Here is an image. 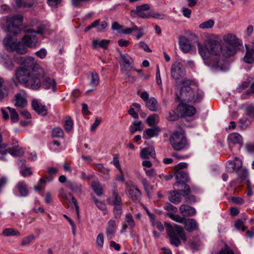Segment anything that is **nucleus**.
Listing matches in <instances>:
<instances>
[{
	"label": "nucleus",
	"mask_w": 254,
	"mask_h": 254,
	"mask_svg": "<svg viewBox=\"0 0 254 254\" xmlns=\"http://www.w3.org/2000/svg\"><path fill=\"white\" fill-rule=\"evenodd\" d=\"M166 232L170 238V241L172 245L178 247L181 245L180 239L186 241L187 237L183 228L179 225H175L172 226L169 223H165Z\"/></svg>",
	"instance_id": "obj_1"
},
{
	"label": "nucleus",
	"mask_w": 254,
	"mask_h": 254,
	"mask_svg": "<svg viewBox=\"0 0 254 254\" xmlns=\"http://www.w3.org/2000/svg\"><path fill=\"white\" fill-rule=\"evenodd\" d=\"M224 45L225 50L223 51L225 58L234 56L236 53L237 49L241 45L239 40L233 34H227L222 38Z\"/></svg>",
	"instance_id": "obj_2"
},
{
	"label": "nucleus",
	"mask_w": 254,
	"mask_h": 254,
	"mask_svg": "<svg viewBox=\"0 0 254 254\" xmlns=\"http://www.w3.org/2000/svg\"><path fill=\"white\" fill-rule=\"evenodd\" d=\"M106 201L109 205L113 206V212L115 218H120L123 213V203L116 185H114L112 196L107 198Z\"/></svg>",
	"instance_id": "obj_3"
},
{
	"label": "nucleus",
	"mask_w": 254,
	"mask_h": 254,
	"mask_svg": "<svg viewBox=\"0 0 254 254\" xmlns=\"http://www.w3.org/2000/svg\"><path fill=\"white\" fill-rule=\"evenodd\" d=\"M45 71L41 67H36L31 70L28 81L26 85L33 90L38 89L41 86V79L44 77Z\"/></svg>",
	"instance_id": "obj_4"
},
{
	"label": "nucleus",
	"mask_w": 254,
	"mask_h": 254,
	"mask_svg": "<svg viewBox=\"0 0 254 254\" xmlns=\"http://www.w3.org/2000/svg\"><path fill=\"white\" fill-rule=\"evenodd\" d=\"M170 142L172 147L177 151H180L186 148L187 142L184 132L174 131L170 138Z\"/></svg>",
	"instance_id": "obj_5"
},
{
	"label": "nucleus",
	"mask_w": 254,
	"mask_h": 254,
	"mask_svg": "<svg viewBox=\"0 0 254 254\" xmlns=\"http://www.w3.org/2000/svg\"><path fill=\"white\" fill-rule=\"evenodd\" d=\"M23 17L21 15H15L8 17L6 20L8 31L12 34H17L21 31Z\"/></svg>",
	"instance_id": "obj_6"
},
{
	"label": "nucleus",
	"mask_w": 254,
	"mask_h": 254,
	"mask_svg": "<svg viewBox=\"0 0 254 254\" xmlns=\"http://www.w3.org/2000/svg\"><path fill=\"white\" fill-rule=\"evenodd\" d=\"M5 46L10 51H15L20 54H24L28 51L27 46L22 42H16L10 36H7L3 40Z\"/></svg>",
	"instance_id": "obj_7"
},
{
	"label": "nucleus",
	"mask_w": 254,
	"mask_h": 254,
	"mask_svg": "<svg viewBox=\"0 0 254 254\" xmlns=\"http://www.w3.org/2000/svg\"><path fill=\"white\" fill-rule=\"evenodd\" d=\"M206 48L211 55L214 56L222 55L225 58L223 52L225 48L221 44V39L218 38L209 39L206 43Z\"/></svg>",
	"instance_id": "obj_8"
},
{
	"label": "nucleus",
	"mask_w": 254,
	"mask_h": 254,
	"mask_svg": "<svg viewBox=\"0 0 254 254\" xmlns=\"http://www.w3.org/2000/svg\"><path fill=\"white\" fill-rule=\"evenodd\" d=\"M194 86L190 85L183 86L179 95H177L176 99L179 102H191L193 99V95L195 91H193Z\"/></svg>",
	"instance_id": "obj_9"
},
{
	"label": "nucleus",
	"mask_w": 254,
	"mask_h": 254,
	"mask_svg": "<svg viewBox=\"0 0 254 254\" xmlns=\"http://www.w3.org/2000/svg\"><path fill=\"white\" fill-rule=\"evenodd\" d=\"M59 197L61 201L65 205L69 206L71 203H73L75 207L77 216L79 217V208L77 201L75 198L70 193L67 194L65 190L63 189L59 191Z\"/></svg>",
	"instance_id": "obj_10"
},
{
	"label": "nucleus",
	"mask_w": 254,
	"mask_h": 254,
	"mask_svg": "<svg viewBox=\"0 0 254 254\" xmlns=\"http://www.w3.org/2000/svg\"><path fill=\"white\" fill-rule=\"evenodd\" d=\"M26 35L22 38V42L27 47L34 48L38 44L36 35L34 34L35 32L32 29H28L25 30Z\"/></svg>",
	"instance_id": "obj_11"
},
{
	"label": "nucleus",
	"mask_w": 254,
	"mask_h": 254,
	"mask_svg": "<svg viewBox=\"0 0 254 254\" xmlns=\"http://www.w3.org/2000/svg\"><path fill=\"white\" fill-rule=\"evenodd\" d=\"M185 68L183 64L176 62L172 64L171 69V76L173 79L178 81L185 75Z\"/></svg>",
	"instance_id": "obj_12"
},
{
	"label": "nucleus",
	"mask_w": 254,
	"mask_h": 254,
	"mask_svg": "<svg viewBox=\"0 0 254 254\" xmlns=\"http://www.w3.org/2000/svg\"><path fill=\"white\" fill-rule=\"evenodd\" d=\"M197 47L199 54L203 60L204 64L208 66L212 65L213 64L211 63V57L210 56L211 54L206 48V43L204 46L198 43Z\"/></svg>",
	"instance_id": "obj_13"
},
{
	"label": "nucleus",
	"mask_w": 254,
	"mask_h": 254,
	"mask_svg": "<svg viewBox=\"0 0 254 254\" xmlns=\"http://www.w3.org/2000/svg\"><path fill=\"white\" fill-rule=\"evenodd\" d=\"M30 74L31 71L24 67H19L15 71V75L18 82L24 85L28 81Z\"/></svg>",
	"instance_id": "obj_14"
},
{
	"label": "nucleus",
	"mask_w": 254,
	"mask_h": 254,
	"mask_svg": "<svg viewBox=\"0 0 254 254\" xmlns=\"http://www.w3.org/2000/svg\"><path fill=\"white\" fill-rule=\"evenodd\" d=\"M19 60H17V62L23 65V67L26 69H28L29 71L30 69L33 70L36 68V67H40V66L36 64L35 59L33 57H29L27 58L20 57Z\"/></svg>",
	"instance_id": "obj_15"
},
{
	"label": "nucleus",
	"mask_w": 254,
	"mask_h": 254,
	"mask_svg": "<svg viewBox=\"0 0 254 254\" xmlns=\"http://www.w3.org/2000/svg\"><path fill=\"white\" fill-rule=\"evenodd\" d=\"M15 195H19L21 197H25L29 194L27 184L24 181H19L15 185L13 189Z\"/></svg>",
	"instance_id": "obj_16"
},
{
	"label": "nucleus",
	"mask_w": 254,
	"mask_h": 254,
	"mask_svg": "<svg viewBox=\"0 0 254 254\" xmlns=\"http://www.w3.org/2000/svg\"><path fill=\"white\" fill-rule=\"evenodd\" d=\"M175 177L177 182L175 186L178 188H185V185H187L186 183L189 181L188 174L183 170H178L175 172Z\"/></svg>",
	"instance_id": "obj_17"
},
{
	"label": "nucleus",
	"mask_w": 254,
	"mask_h": 254,
	"mask_svg": "<svg viewBox=\"0 0 254 254\" xmlns=\"http://www.w3.org/2000/svg\"><path fill=\"white\" fill-rule=\"evenodd\" d=\"M32 109L39 115L44 116L48 114V108L39 100L35 99L32 101Z\"/></svg>",
	"instance_id": "obj_18"
},
{
	"label": "nucleus",
	"mask_w": 254,
	"mask_h": 254,
	"mask_svg": "<svg viewBox=\"0 0 254 254\" xmlns=\"http://www.w3.org/2000/svg\"><path fill=\"white\" fill-rule=\"evenodd\" d=\"M150 6L148 4H143L141 5L136 6L135 10H132L131 12L137 14L142 18H147L149 17Z\"/></svg>",
	"instance_id": "obj_19"
},
{
	"label": "nucleus",
	"mask_w": 254,
	"mask_h": 254,
	"mask_svg": "<svg viewBox=\"0 0 254 254\" xmlns=\"http://www.w3.org/2000/svg\"><path fill=\"white\" fill-rule=\"evenodd\" d=\"M128 192L129 197L134 202L137 203L140 201L141 192L136 186H130L128 189Z\"/></svg>",
	"instance_id": "obj_20"
},
{
	"label": "nucleus",
	"mask_w": 254,
	"mask_h": 254,
	"mask_svg": "<svg viewBox=\"0 0 254 254\" xmlns=\"http://www.w3.org/2000/svg\"><path fill=\"white\" fill-rule=\"evenodd\" d=\"M178 109L180 114L182 116L184 117H191L193 116L196 112V109L194 107L186 104L179 105Z\"/></svg>",
	"instance_id": "obj_21"
},
{
	"label": "nucleus",
	"mask_w": 254,
	"mask_h": 254,
	"mask_svg": "<svg viewBox=\"0 0 254 254\" xmlns=\"http://www.w3.org/2000/svg\"><path fill=\"white\" fill-rule=\"evenodd\" d=\"M179 45L181 50L185 53L190 52L192 47L189 39L185 36L180 37Z\"/></svg>",
	"instance_id": "obj_22"
},
{
	"label": "nucleus",
	"mask_w": 254,
	"mask_h": 254,
	"mask_svg": "<svg viewBox=\"0 0 254 254\" xmlns=\"http://www.w3.org/2000/svg\"><path fill=\"white\" fill-rule=\"evenodd\" d=\"M14 105L18 108H24L27 105L26 96L24 93H19L14 96Z\"/></svg>",
	"instance_id": "obj_23"
},
{
	"label": "nucleus",
	"mask_w": 254,
	"mask_h": 254,
	"mask_svg": "<svg viewBox=\"0 0 254 254\" xmlns=\"http://www.w3.org/2000/svg\"><path fill=\"white\" fill-rule=\"evenodd\" d=\"M179 211L184 218L193 216L196 213V211L193 207L187 204L181 205L180 206Z\"/></svg>",
	"instance_id": "obj_24"
},
{
	"label": "nucleus",
	"mask_w": 254,
	"mask_h": 254,
	"mask_svg": "<svg viewBox=\"0 0 254 254\" xmlns=\"http://www.w3.org/2000/svg\"><path fill=\"white\" fill-rule=\"evenodd\" d=\"M182 195L185 197L186 202L191 204L195 202V197L193 195L190 194V189L188 185H185V188L181 190Z\"/></svg>",
	"instance_id": "obj_25"
},
{
	"label": "nucleus",
	"mask_w": 254,
	"mask_h": 254,
	"mask_svg": "<svg viewBox=\"0 0 254 254\" xmlns=\"http://www.w3.org/2000/svg\"><path fill=\"white\" fill-rule=\"evenodd\" d=\"M120 63L123 64L125 68H128L130 69L133 68V60L127 54H121Z\"/></svg>",
	"instance_id": "obj_26"
},
{
	"label": "nucleus",
	"mask_w": 254,
	"mask_h": 254,
	"mask_svg": "<svg viewBox=\"0 0 254 254\" xmlns=\"http://www.w3.org/2000/svg\"><path fill=\"white\" fill-rule=\"evenodd\" d=\"M42 86L45 89H51L53 91L56 90V83L53 78L44 76Z\"/></svg>",
	"instance_id": "obj_27"
},
{
	"label": "nucleus",
	"mask_w": 254,
	"mask_h": 254,
	"mask_svg": "<svg viewBox=\"0 0 254 254\" xmlns=\"http://www.w3.org/2000/svg\"><path fill=\"white\" fill-rule=\"evenodd\" d=\"M12 144L13 147H8V153L13 156H22L24 152V149L20 147L16 141L14 142Z\"/></svg>",
	"instance_id": "obj_28"
},
{
	"label": "nucleus",
	"mask_w": 254,
	"mask_h": 254,
	"mask_svg": "<svg viewBox=\"0 0 254 254\" xmlns=\"http://www.w3.org/2000/svg\"><path fill=\"white\" fill-rule=\"evenodd\" d=\"M117 226L116 222L113 220H110L108 222L106 229V236L109 239H112L116 231Z\"/></svg>",
	"instance_id": "obj_29"
},
{
	"label": "nucleus",
	"mask_w": 254,
	"mask_h": 254,
	"mask_svg": "<svg viewBox=\"0 0 254 254\" xmlns=\"http://www.w3.org/2000/svg\"><path fill=\"white\" fill-rule=\"evenodd\" d=\"M161 129L158 126H153L152 127L146 129L143 134V137L145 139H149L154 136L158 135Z\"/></svg>",
	"instance_id": "obj_30"
},
{
	"label": "nucleus",
	"mask_w": 254,
	"mask_h": 254,
	"mask_svg": "<svg viewBox=\"0 0 254 254\" xmlns=\"http://www.w3.org/2000/svg\"><path fill=\"white\" fill-rule=\"evenodd\" d=\"M180 192L181 190H177L170 191L168 196L169 200L175 204L179 203L182 200Z\"/></svg>",
	"instance_id": "obj_31"
},
{
	"label": "nucleus",
	"mask_w": 254,
	"mask_h": 254,
	"mask_svg": "<svg viewBox=\"0 0 254 254\" xmlns=\"http://www.w3.org/2000/svg\"><path fill=\"white\" fill-rule=\"evenodd\" d=\"M246 54L243 58L244 62L247 64H252L254 63V49L246 46Z\"/></svg>",
	"instance_id": "obj_32"
},
{
	"label": "nucleus",
	"mask_w": 254,
	"mask_h": 254,
	"mask_svg": "<svg viewBox=\"0 0 254 254\" xmlns=\"http://www.w3.org/2000/svg\"><path fill=\"white\" fill-rule=\"evenodd\" d=\"M228 141L230 144H238L242 145L243 144V137L239 133L234 132L229 135Z\"/></svg>",
	"instance_id": "obj_33"
},
{
	"label": "nucleus",
	"mask_w": 254,
	"mask_h": 254,
	"mask_svg": "<svg viewBox=\"0 0 254 254\" xmlns=\"http://www.w3.org/2000/svg\"><path fill=\"white\" fill-rule=\"evenodd\" d=\"M155 150L152 146L143 148L140 152V156L142 159H148L150 157H154Z\"/></svg>",
	"instance_id": "obj_34"
},
{
	"label": "nucleus",
	"mask_w": 254,
	"mask_h": 254,
	"mask_svg": "<svg viewBox=\"0 0 254 254\" xmlns=\"http://www.w3.org/2000/svg\"><path fill=\"white\" fill-rule=\"evenodd\" d=\"M185 229L189 232H191L197 229L198 226L196 221L193 219H189L185 220Z\"/></svg>",
	"instance_id": "obj_35"
},
{
	"label": "nucleus",
	"mask_w": 254,
	"mask_h": 254,
	"mask_svg": "<svg viewBox=\"0 0 254 254\" xmlns=\"http://www.w3.org/2000/svg\"><path fill=\"white\" fill-rule=\"evenodd\" d=\"M7 84L2 78L0 77V100L6 97L8 94Z\"/></svg>",
	"instance_id": "obj_36"
},
{
	"label": "nucleus",
	"mask_w": 254,
	"mask_h": 254,
	"mask_svg": "<svg viewBox=\"0 0 254 254\" xmlns=\"http://www.w3.org/2000/svg\"><path fill=\"white\" fill-rule=\"evenodd\" d=\"M146 106L151 111H157L159 108L158 102L154 97H151L149 100L146 102Z\"/></svg>",
	"instance_id": "obj_37"
},
{
	"label": "nucleus",
	"mask_w": 254,
	"mask_h": 254,
	"mask_svg": "<svg viewBox=\"0 0 254 254\" xmlns=\"http://www.w3.org/2000/svg\"><path fill=\"white\" fill-rule=\"evenodd\" d=\"M89 79L90 86L95 88L99 84L100 79L98 74L95 71H92L91 73V76Z\"/></svg>",
	"instance_id": "obj_38"
},
{
	"label": "nucleus",
	"mask_w": 254,
	"mask_h": 254,
	"mask_svg": "<svg viewBox=\"0 0 254 254\" xmlns=\"http://www.w3.org/2000/svg\"><path fill=\"white\" fill-rule=\"evenodd\" d=\"M110 42V40L106 39H103L101 41H99L96 39L93 40L92 46L94 49H96L98 47H100L103 48L104 49H107L108 46Z\"/></svg>",
	"instance_id": "obj_39"
},
{
	"label": "nucleus",
	"mask_w": 254,
	"mask_h": 254,
	"mask_svg": "<svg viewBox=\"0 0 254 254\" xmlns=\"http://www.w3.org/2000/svg\"><path fill=\"white\" fill-rule=\"evenodd\" d=\"M193 91H195L194 93L191 102L193 103H196L200 102L203 99L204 94L203 92L199 89L198 87L194 86Z\"/></svg>",
	"instance_id": "obj_40"
},
{
	"label": "nucleus",
	"mask_w": 254,
	"mask_h": 254,
	"mask_svg": "<svg viewBox=\"0 0 254 254\" xmlns=\"http://www.w3.org/2000/svg\"><path fill=\"white\" fill-rule=\"evenodd\" d=\"M91 187L94 191L98 196H101L103 194L104 186H103L99 182H92L91 184Z\"/></svg>",
	"instance_id": "obj_41"
},
{
	"label": "nucleus",
	"mask_w": 254,
	"mask_h": 254,
	"mask_svg": "<svg viewBox=\"0 0 254 254\" xmlns=\"http://www.w3.org/2000/svg\"><path fill=\"white\" fill-rule=\"evenodd\" d=\"M58 169L56 167H49L47 169L48 176H46V179L48 182H51L53 180L54 177L58 173Z\"/></svg>",
	"instance_id": "obj_42"
},
{
	"label": "nucleus",
	"mask_w": 254,
	"mask_h": 254,
	"mask_svg": "<svg viewBox=\"0 0 254 254\" xmlns=\"http://www.w3.org/2000/svg\"><path fill=\"white\" fill-rule=\"evenodd\" d=\"M6 109L8 110L10 114V120L13 123H16L19 120V116L16 110L14 108L7 107Z\"/></svg>",
	"instance_id": "obj_43"
},
{
	"label": "nucleus",
	"mask_w": 254,
	"mask_h": 254,
	"mask_svg": "<svg viewBox=\"0 0 254 254\" xmlns=\"http://www.w3.org/2000/svg\"><path fill=\"white\" fill-rule=\"evenodd\" d=\"M2 235L6 237L19 236L20 232L12 228H5L3 230Z\"/></svg>",
	"instance_id": "obj_44"
},
{
	"label": "nucleus",
	"mask_w": 254,
	"mask_h": 254,
	"mask_svg": "<svg viewBox=\"0 0 254 254\" xmlns=\"http://www.w3.org/2000/svg\"><path fill=\"white\" fill-rule=\"evenodd\" d=\"M214 21L213 19H209L204 21L199 25V28L201 29L211 28L214 25Z\"/></svg>",
	"instance_id": "obj_45"
},
{
	"label": "nucleus",
	"mask_w": 254,
	"mask_h": 254,
	"mask_svg": "<svg viewBox=\"0 0 254 254\" xmlns=\"http://www.w3.org/2000/svg\"><path fill=\"white\" fill-rule=\"evenodd\" d=\"M141 121H134L133 123V126H130L129 127V130L131 133H134L135 131L137 130H141L142 128L141 127Z\"/></svg>",
	"instance_id": "obj_46"
},
{
	"label": "nucleus",
	"mask_w": 254,
	"mask_h": 254,
	"mask_svg": "<svg viewBox=\"0 0 254 254\" xmlns=\"http://www.w3.org/2000/svg\"><path fill=\"white\" fill-rule=\"evenodd\" d=\"M4 66L9 70H12L14 67V64L11 59L7 55L4 56Z\"/></svg>",
	"instance_id": "obj_47"
},
{
	"label": "nucleus",
	"mask_w": 254,
	"mask_h": 254,
	"mask_svg": "<svg viewBox=\"0 0 254 254\" xmlns=\"http://www.w3.org/2000/svg\"><path fill=\"white\" fill-rule=\"evenodd\" d=\"M167 215L173 220L181 223H184L186 220L184 217H183L179 215L173 214L172 213H168Z\"/></svg>",
	"instance_id": "obj_48"
},
{
	"label": "nucleus",
	"mask_w": 254,
	"mask_h": 254,
	"mask_svg": "<svg viewBox=\"0 0 254 254\" xmlns=\"http://www.w3.org/2000/svg\"><path fill=\"white\" fill-rule=\"evenodd\" d=\"M137 29L138 27H137V26L134 24H132L131 27L130 28L124 27L123 26V28H122V30L121 31V33L124 34H130L133 31H134L135 30Z\"/></svg>",
	"instance_id": "obj_49"
},
{
	"label": "nucleus",
	"mask_w": 254,
	"mask_h": 254,
	"mask_svg": "<svg viewBox=\"0 0 254 254\" xmlns=\"http://www.w3.org/2000/svg\"><path fill=\"white\" fill-rule=\"evenodd\" d=\"M126 222L130 229L133 228L135 226L134 221L130 213L126 214Z\"/></svg>",
	"instance_id": "obj_50"
},
{
	"label": "nucleus",
	"mask_w": 254,
	"mask_h": 254,
	"mask_svg": "<svg viewBox=\"0 0 254 254\" xmlns=\"http://www.w3.org/2000/svg\"><path fill=\"white\" fill-rule=\"evenodd\" d=\"M52 135L55 137H62L64 136V132L61 128L55 127L52 130Z\"/></svg>",
	"instance_id": "obj_51"
},
{
	"label": "nucleus",
	"mask_w": 254,
	"mask_h": 254,
	"mask_svg": "<svg viewBox=\"0 0 254 254\" xmlns=\"http://www.w3.org/2000/svg\"><path fill=\"white\" fill-rule=\"evenodd\" d=\"M158 118V116L157 114H153L149 116L146 119V122L149 126L151 127L154 124L156 123V118Z\"/></svg>",
	"instance_id": "obj_52"
},
{
	"label": "nucleus",
	"mask_w": 254,
	"mask_h": 254,
	"mask_svg": "<svg viewBox=\"0 0 254 254\" xmlns=\"http://www.w3.org/2000/svg\"><path fill=\"white\" fill-rule=\"evenodd\" d=\"M150 17L158 19H164L166 18V15L163 13L150 11L149 17Z\"/></svg>",
	"instance_id": "obj_53"
},
{
	"label": "nucleus",
	"mask_w": 254,
	"mask_h": 254,
	"mask_svg": "<svg viewBox=\"0 0 254 254\" xmlns=\"http://www.w3.org/2000/svg\"><path fill=\"white\" fill-rule=\"evenodd\" d=\"M169 115L167 117V120L170 121H177L179 118V115L174 111L170 110L169 111Z\"/></svg>",
	"instance_id": "obj_54"
},
{
	"label": "nucleus",
	"mask_w": 254,
	"mask_h": 254,
	"mask_svg": "<svg viewBox=\"0 0 254 254\" xmlns=\"http://www.w3.org/2000/svg\"><path fill=\"white\" fill-rule=\"evenodd\" d=\"M93 199L96 206L99 209L101 210H105L106 209L107 206L104 202L98 200L95 197H93Z\"/></svg>",
	"instance_id": "obj_55"
},
{
	"label": "nucleus",
	"mask_w": 254,
	"mask_h": 254,
	"mask_svg": "<svg viewBox=\"0 0 254 254\" xmlns=\"http://www.w3.org/2000/svg\"><path fill=\"white\" fill-rule=\"evenodd\" d=\"M35 237L33 235H31L24 238L22 241L21 245L22 246L27 245L30 244L33 240H34Z\"/></svg>",
	"instance_id": "obj_56"
},
{
	"label": "nucleus",
	"mask_w": 254,
	"mask_h": 254,
	"mask_svg": "<svg viewBox=\"0 0 254 254\" xmlns=\"http://www.w3.org/2000/svg\"><path fill=\"white\" fill-rule=\"evenodd\" d=\"M111 163H113L115 167L117 168L118 170H122L121 167L118 155L117 154L114 155L113 160Z\"/></svg>",
	"instance_id": "obj_57"
},
{
	"label": "nucleus",
	"mask_w": 254,
	"mask_h": 254,
	"mask_svg": "<svg viewBox=\"0 0 254 254\" xmlns=\"http://www.w3.org/2000/svg\"><path fill=\"white\" fill-rule=\"evenodd\" d=\"M96 244L98 247L102 248L104 244V235L103 233H100L96 239Z\"/></svg>",
	"instance_id": "obj_58"
},
{
	"label": "nucleus",
	"mask_w": 254,
	"mask_h": 254,
	"mask_svg": "<svg viewBox=\"0 0 254 254\" xmlns=\"http://www.w3.org/2000/svg\"><path fill=\"white\" fill-rule=\"evenodd\" d=\"M107 23L105 21L99 22V25L96 27L97 31L99 32H102L107 27Z\"/></svg>",
	"instance_id": "obj_59"
},
{
	"label": "nucleus",
	"mask_w": 254,
	"mask_h": 254,
	"mask_svg": "<svg viewBox=\"0 0 254 254\" xmlns=\"http://www.w3.org/2000/svg\"><path fill=\"white\" fill-rule=\"evenodd\" d=\"M102 121V119L100 118H97L95 119L94 123L91 125L90 127V131L92 132H94L95 131L96 129L98 127V126L100 125Z\"/></svg>",
	"instance_id": "obj_60"
},
{
	"label": "nucleus",
	"mask_w": 254,
	"mask_h": 254,
	"mask_svg": "<svg viewBox=\"0 0 254 254\" xmlns=\"http://www.w3.org/2000/svg\"><path fill=\"white\" fill-rule=\"evenodd\" d=\"M236 171L238 176L242 179H245L247 176L248 173L247 170L245 169L242 168Z\"/></svg>",
	"instance_id": "obj_61"
},
{
	"label": "nucleus",
	"mask_w": 254,
	"mask_h": 254,
	"mask_svg": "<svg viewBox=\"0 0 254 254\" xmlns=\"http://www.w3.org/2000/svg\"><path fill=\"white\" fill-rule=\"evenodd\" d=\"M110 171L109 169L105 168L100 173L102 174V177L106 181L109 180L110 178Z\"/></svg>",
	"instance_id": "obj_62"
},
{
	"label": "nucleus",
	"mask_w": 254,
	"mask_h": 254,
	"mask_svg": "<svg viewBox=\"0 0 254 254\" xmlns=\"http://www.w3.org/2000/svg\"><path fill=\"white\" fill-rule=\"evenodd\" d=\"M235 226L236 229L241 230L243 232L246 230V227L243 225V222L241 220H238L236 222Z\"/></svg>",
	"instance_id": "obj_63"
},
{
	"label": "nucleus",
	"mask_w": 254,
	"mask_h": 254,
	"mask_svg": "<svg viewBox=\"0 0 254 254\" xmlns=\"http://www.w3.org/2000/svg\"><path fill=\"white\" fill-rule=\"evenodd\" d=\"M144 170L145 172L146 175L150 178H155L157 176V174L154 169H150L149 170L144 169Z\"/></svg>",
	"instance_id": "obj_64"
}]
</instances>
